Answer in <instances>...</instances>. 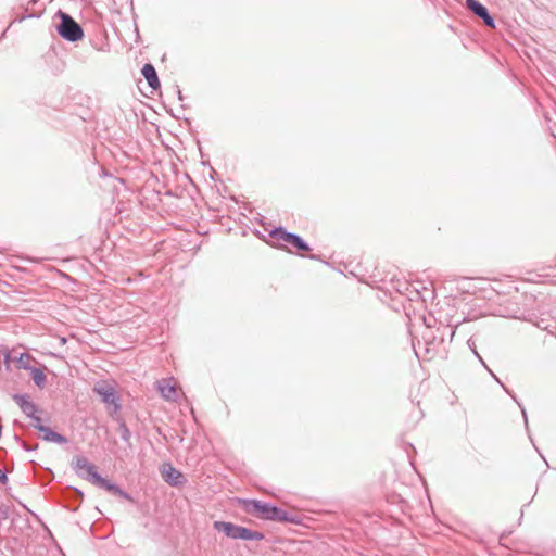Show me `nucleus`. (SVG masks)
<instances>
[{
	"mask_svg": "<svg viewBox=\"0 0 556 556\" xmlns=\"http://www.w3.org/2000/svg\"><path fill=\"white\" fill-rule=\"evenodd\" d=\"M61 342L65 343V342H66V339H65V338H62V339H61Z\"/></svg>",
	"mask_w": 556,
	"mask_h": 556,
	"instance_id": "30",
	"label": "nucleus"
},
{
	"mask_svg": "<svg viewBox=\"0 0 556 556\" xmlns=\"http://www.w3.org/2000/svg\"><path fill=\"white\" fill-rule=\"evenodd\" d=\"M36 430H38L41 433V439L47 442H53L58 444H66L68 443V440L66 437L58 433L56 431L52 430L51 428L38 425L36 426Z\"/></svg>",
	"mask_w": 556,
	"mask_h": 556,
	"instance_id": "10",
	"label": "nucleus"
},
{
	"mask_svg": "<svg viewBox=\"0 0 556 556\" xmlns=\"http://www.w3.org/2000/svg\"><path fill=\"white\" fill-rule=\"evenodd\" d=\"M309 257H311V258H313V260H316V258H317V256H316V255H311Z\"/></svg>",
	"mask_w": 556,
	"mask_h": 556,
	"instance_id": "29",
	"label": "nucleus"
},
{
	"mask_svg": "<svg viewBox=\"0 0 556 556\" xmlns=\"http://www.w3.org/2000/svg\"><path fill=\"white\" fill-rule=\"evenodd\" d=\"M71 466L78 477L89 481L92 484L94 476H101L97 471L96 466L89 463L88 459L83 455L75 456L71 463Z\"/></svg>",
	"mask_w": 556,
	"mask_h": 556,
	"instance_id": "5",
	"label": "nucleus"
},
{
	"mask_svg": "<svg viewBox=\"0 0 556 556\" xmlns=\"http://www.w3.org/2000/svg\"><path fill=\"white\" fill-rule=\"evenodd\" d=\"M269 236L276 240L289 243L298 251H309L308 243L299 235L287 231L283 227H276L269 231Z\"/></svg>",
	"mask_w": 556,
	"mask_h": 556,
	"instance_id": "4",
	"label": "nucleus"
},
{
	"mask_svg": "<svg viewBox=\"0 0 556 556\" xmlns=\"http://www.w3.org/2000/svg\"><path fill=\"white\" fill-rule=\"evenodd\" d=\"M141 74L147 80L149 87L153 90H157L161 87L157 73L154 68V66L150 63H147L141 68Z\"/></svg>",
	"mask_w": 556,
	"mask_h": 556,
	"instance_id": "11",
	"label": "nucleus"
},
{
	"mask_svg": "<svg viewBox=\"0 0 556 556\" xmlns=\"http://www.w3.org/2000/svg\"><path fill=\"white\" fill-rule=\"evenodd\" d=\"M476 353V356L479 357V359L482 362V358L480 357L479 353L475 352Z\"/></svg>",
	"mask_w": 556,
	"mask_h": 556,
	"instance_id": "28",
	"label": "nucleus"
},
{
	"mask_svg": "<svg viewBox=\"0 0 556 556\" xmlns=\"http://www.w3.org/2000/svg\"><path fill=\"white\" fill-rule=\"evenodd\" d=\"M0 482L2 484H7L8 483V476L7 473L0 469Z\"/></svg>",
	"mask_w": 556,
	"mask_h": 556,
	"instance_id": "20",
	"label": "nucleus"
},
{
	"mask_svg": "<svg viewBox=\"0 0 556 556\" xmlns=\"http://www.w3.org/2000/svg\"><path fill=\"white\" fill-rule=\"evenodd\" d=\"M93 484L101 489H104L115 495H118L121 497H124L127 500L130 498V496L127 492L122 490L116 483L109 481L108 479L103 478L102 476H94Z\"/></svg>",
	"mask_w": 556,
	"mask_h": 556,
	"instance_id": "9",
	"label": "nucleus"
},
{
	"mask_svg": "<svg viewBox=\"0 0 556 556\" xmlns=\"http://www.w3.org/2000/svg\"><path fill=\"white\" fill-rule=\"evenodd\" d=\"M35 361L34 357L29 353H21L16 358L17 367L21 369L29 370L33 368L30 362Z\"/></svg>",
	"mask_w": 556,
	"mask_h": 556,
	"instance_id": "15",
	"label": "nucleus"
},
{
	"mask_svg": "<svg viewBox=\"0 0 556 556\" xmlns=\"http://www.w3.org/2000/svg\"><path fill=\"white\" fill-rule=\"evenodd\" d=\"M213 527L215 530L223 532L226 536L233 540L262 541L265 538L263 532L228 521H215Z\"/></svg>",
	"mask_w": 556,
	"mask_h": 556,
	"instance_id": "2",
	"label": "nucleus"
},
{
	"mask_svg": "<svg viewBox=\"0 0 556 556\" xmlns=\"http://www.w3.org/2000/svg\"><path fill=\"white\" fill-rule=\"evenodd\" d=\"M413 346H414V350H415V354L417 355V357H419V352H418V350L416 349V345H415V344H413Z\"/></svg>",
	"mask_w": 556,
	"mask_h": 556,
	"instance_id": "24",
	"label": "nucleus"
},
{
	"mask_svg": "<svg viewBox=\"0 0 556 556\" xmlns=\"http://www.w3.org/2000/svg\"><path fill=\"white\" fill-rule=\"evenodd\" d=\"M465 3L466 8L480 18L489 12L488 8L478 0H465Z\"/></svg>",
	"mask_w": 556,
	"mask_h": 556,
	"instance_id": "13",
	"label": "nucleus"
},
{
	"mask_svg": "<svg viewBox=\"0 0 556 556\" xmlns=\"http://www.w3.org/2000/svg\"><path fill=\"white\" fill-rule=\"evenodd\" d=\"M75 491H76L80 496H83V492H81V491H79L78 489H75Z\"/></svg>",
	"mask_w": 556,
	"mask_h": 556,
	"instance_id": "26",
	"label": "nucleus"
},
{
	"mask_svg": "<svg viewBox=\"0 0 556 556\" xmlns=\"http://www.w3.org/2000/svg\"><path fill=\"white\" fill-rule=\"evenodd\" d=\"M481 20L484 22V24L488 26V27H491V28H495V21L494 18L492 17V15L490 14V12H486V14H484Z\"/></svg>",
	"mask_w": 556,
	"mask_h": 556,
	"instance_id": "18",
	"label": "nucleus"
},
{
	"mask_svg": "<svg viewBox=\"0 0 556 556\" xmlns=\"http://www.w3.org/2000/svg\"><path fill=\"white\" fill-rule=\"evenodd\" d=\"M12 399L27 417L34 418V415L37 414L38 406L33 401H30L29 394L15 393L12 395Z\"/></svg>",
	"mask_w": 556,
	"mask_h": 556,
	"instance_id": "8",
	"label": "nucleus"
},
{
	"mask_svg": "<svg viewBox=\"0 0 556 556\" xmlns=\"http://www.w3.org/2000/svg\"><path fill=\"white\" fill-rule=\"evenodd\" d=\"M93 391L101 397V401L104 404L113 407V413H116L121 409L119 397L114 387L108 383H98L94 386Z\"/></svg>",
	"mask_w": 556,
	"mask_h": 556,
	"instance_id": "6",
	"label": "nucleus"
},
{
	"mask_svg": "<svg viewBox=\"0 0 556 556\" xmlns=\"http://www.w3.org/2000/svg\"><path fill=\"white\" fill-rule=\"evenodd\" d=\"M245 509L263 519L271 521H289L295 522L294 518L290 517L288 511L271 505L269 503H263L258 500H249L245 503Z\"/></svg>",
	"mask_w": 556,
	"mask_h": 556,
	"instance_id": "1",
	"label": "nucleus"
},
{
	"mask_svg": "<svg viewBox=\"0 0 556 556\" xmlns=\"http://www.w3.org/2000/svg\"><path fill=\"white\" fill-rule=\"evenodd\" d=\"M161 473L164 481L172 486H180L186 482L184 475L170 464L164 465Z\"/></svg>",
	"mask_w": 556,
	"mask_h": 556,
	"instance_id": "7",
	"label": "nucleus"
},
{
	"mask_svg": "<svg viewBox=\"0 0 556 556\" xmlns=\"http://www.w3.org/2000/svg\"><path fill=\"white\" fill-rule=\"evenodd\" d=\"M505 540V535L502 534L501 538H500V541L503 542Z\"/></svg>",
	"mask_w": 556,
	"mask_h": 556,
	"instance_id": "27",
	"label": "nucleus"
},
{
	"mask_svg": "<svg viewBox=\"0 0 556 556\" xmlns=\"http://www.w3.org/2000/svg\"><path fill=\"white\" fill-rule=\"evenodd\" d=\"M175 91H176V93H177V96H178V99H179L180 101H182V100H184V96H182V93H181V91H180V89H179V87H178V86H176V90H175Z\"/></svg>",
	"mask_w": 556,
	"mask_h": 556,
	"instance_id": "22",
	"label": "nucleus"
},
{
	"mask_svg": "<svg viewBox=\"0 0 556 556\" xmlns=\"http://www.w3.org/2000/svg\"><path fill=\"white\" fill-rule=\"evenodd\" d=\"M33 420V427L36 429V426L38 425H42L41 424V418L39 416H37V414L34 415V418H30Z\"/></svg>",
	"mask_w": 556,
	"mask_h": 556,
	"instance_id": "19",
	"label": "nucleus"
},
{
	"mask_svg": "<svg viewBox=\"0 0 556 556\" xmlns=\"http://www.w3.org/2000/svg\"><path fill=\"white\" fill-rule=\"evenodd\" d=\"M22 446H23V448H24L25 451H34V450H36V448H37V446H38V445L36 444L35 446H30L29 444H27L26 442H24V441H23V442H22Z\"/></svg>",
	"mask_w": 556,
	"mask_h": 556,
	"instance_id": "21",
	"label": "nucleus"
},
{
	"mask_svg": "<svg viewBox=\"0 0 556 556\" xmlns=\"http://www.w3.org/2000/svg\"><path fill=\"white\" fill-rule=\"evenodd\" d=\"M55 16L60 18L56 30L61 38L70 42H76L83 39V27L68 13L59 10Z\"/></svg>",
	"mask_w": 556,
	"mask_h": 556,
	"instance_id": "3",
	"label": "nucleus"
},
{
	"mask_svg": "<svg viewBox=\"0 0 556 556\" xmlns=\"http://www.w3.org/2000/svg\"><path fill=\"white\" fill-rule=\"evenodd\" d=\"M36 2H37V0H29V1H28V5H30V4H35Z\"/></svg>",
	"mask_w": 556,
	"mask_h": 556,
	"instance_id": "25",
	"label": "nucleus"
},
{
	"mask_svg": "<svg viewBox=\"0 0 556 556\" xmlns=\"http://www.w3.org/2000/svg\"><path fill=\"white\" fill-rule=\"evenodd\" d=\"M157 389L167 401H176L177 390L175 384H170L165 379L157 381Z\"/></svg>",
	"mask_w": 556,
	"mask_h": 556,
	"instance_id": "12",
	"label": "nucleus"
},
{
	"mask_svg": "<svg viewBox=\"0 0 556 556\" xmlns=\"http://www.w3.org/2000/svg\"><path fill=\"white\" fill-rule=\"evenodd\" d=\"M118 432H119L121 439L124 442L128 443L130 440V437H131V432H130L129 428L127 427V425L125 424V421L119 422Z\"/></svg>",
	"mask_w": 556,
	"mask_h": 556,
	"instance_id": "16",
	"label": "nucleus"
},
{
	"mask_svg": "<svg viewBox=\"0 0 556 556\" xmlns=\"http://www.w3.org/2000/svg\"><path fill=\"white\" fill-rule=\"evenodd\" d=\"M492 376L502 386V388L514 399V401L519 405V407L521 408V413H522L523 419H525V424H526V426H528V418H527L526 409L517 401L516 396L502 383V381L494 374H492Z\"/></svg>",
	"mask_w": 556,
	"mask_h": 556,
	"instance_id": "17",
	"label": "nucleus"
},
{
	"mask_svg": "<svg viewBox=\"0 0 556 556\" xmlns=\"http://www.w3.org/2000/svg\"><path fill=\"white\" fill-rule=\"evenodd\" d=\"M28 371L30 372V376H31V379H33L34 383L38 388L42 389L46 386V383H47V376L43 372V370L40 369V368H37V367H33Z\"/></svg>",
	"mask_w": 556,
	"mask_h": 556,
	"instance_id": "14",
	"label": "nucleus"
},
{
	"mask_svg": "<svg viewBox=\"0 0 556 556\" xmlns=\"http://www.w3.org/2000/svg\"><path fill=\"white\" fill-rule=\"evenodd\" d=\"M444 330H448V328H444ZM454 334H455V329H450L451 340L453 339Z\"/></svg>",
	"mask_w": 556,
	"mask_h": 556,
	"instance_id": "23",
	"label": "nucleus"
}]
</instances>
